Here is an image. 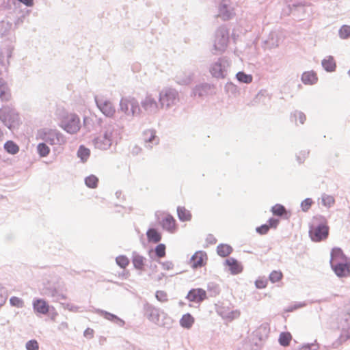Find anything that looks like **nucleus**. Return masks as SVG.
I'll return each instance as SVG.
<instances>
[{
	"label": "nucleus",
	"instance_id": "39",
	"mask_svg": "<svg viewBox=\"0 0 350 350\" xmlns=\"http://www.w3.org/2000/svg\"><path fill=\"white\" fill-rule=\"evenodd\" d=\"M90 155V150L85 147L83 145H81L77 150V157L80 158L83 163L87 161Z\"/></svg>",
	"mask_w": 350,
	"mask_h": 350
},
{
	"label": "nucleus",
	"instance_id": "6",
	"mask_svg": "<svg viewBox=\"0 0 350 350\" xmlns=\"http://www.w3.org/2000/svg\"><path fill=\"white\" fill-rule=\"evenodd\" d=\"M229 66L228 59L226 57H222L211 64L209 71L213 77L224 79L227 75V69Z\"/></svg>",
	"mask_w": 350,
	"mask_h": 350
},
{
	"label": "nucleus",
	"instance_id": "57",
	"mask_svg": "<svg viewBox=\"0 0 350 350\" xmlns=\"http://www.w3.org/2000/svg\"><path fill=\"white\" fill-rule=\"evenodd\" d=\"M308 150H301L296 156L297 162L300 164L303 163L305 159L308 157Z\"/></svg>",
	"mask_w": 350,
	"mask_h": 350
},
{
	"label": "nucleus",
	"instance_id": "58",
	"mask_svg": "<svg viewBox=\"0 0 350 350\" xmlns=\"http://www.w3.org/2000/svg\"><path fill=\"white\" fill-rule=\"evenodd\" d=\"M319 349V345L314 343H307L304 344L299 348V350H317Z\"/></svg>",
	"mask_w": 350,
	"mask_h": 350
},
{
	"label": "nucleus",
	"instance_id": "12",
	"mask_svg": "<svg viewBox=\"0 0 350 350\" xmlns=\"http://www.w3.org/2000/svg\"><path fill=\"white\" fill-rule=\"evenodd\" d=\"M206 298V291L201 288H191L186 296L187 299L195 303H201Z\"/></svg>",
	"mask_w": 350,
	"mask_h": 350
},
{
	"label": "nucleus",
	"instance_id": "1",
	"mask_svg": "<svg viewBox=\"0 0 350 350\" xmlns=\"http://www.w3.org/2000/svg\"><path fill=\"white\" fill-rule=\"evenodd\" d=\"M0 121L10 131L18 129L21 124L18 112L8 105H3L0 108Z\"/></svg>",
	"mask_w": 350,
	"mask_h": 350
},
{
	"label": "nucleus",
	"instance_id": "25",
	"mask_svg": "<svg viewBox=\"0 0 350 350\" xmlns=\"http://www.w3.org/2000/svg\"><path fill=\"white\" fill-rule=\"evenodd\" d=\"M330 256V265L334 264L336 262H342L348 259L340 247L333 248L331 251Z\"/></svg>",
	"mask_w": 350,
	"mask_h": 350
},
{
	"label": "nucleus",
	"instance_id": "56",
	"mask_svg": "<svg viewBox=\"0 0 350 350\" xmlns=\"http://www.w3.org/2000/svg\"><path fill=\"white\" fill-rule=\"evenodd\" d=\"M27 350H38L39 345L36 340H30L25 345Z\"/></svg>",
	"mask_w": 350,
	"mask_h": 350
},
{
	"label": "nucleus",
	"instance_id": "24",
	"mask_svg": "<svg viewBox=\"0 0 350 350\" xmlns=\"http://www.w3.org/2000/svg\"><path fill=\"white\" fill-rule=\"evenodd\" d=\"M279 45V38L276 31H271L268 38L264 41V47L271 49Z\"/></svg>",
	"mask_w": 350,
	"mask_h": 350
},
{
	"label": "nucleus",
	"instance_id": "4",
	"mask_svg": "<svg viewBox=\"0 0 350 350\" xmlns=\"http://www.w3.org/2000/svg\"><path fill=\"white\" fill-rule=\"evenodd\" d=\"M229 42V30L224 26L217 28L215 33L214 50L221 53L225 51Z\"/></svg>",
	"mask_w": 350,
	"mask_h": 350
},
{
	"label": "nucleus",
	"instance_id": "32",
	"mask_svg": "<svg viewBox=\"0 0 350 350\" xmlns=\"http://www.w3.org/2000/svg\"><path fill=\"white\" fill-rule=\"evenodd\" d=\"M321 65L327 72H329L334 71L336 67V62L332 56H328L323 59Z\"/></svg>",
	"mask_w": 350,
	"mask_h": 350
},
{
	"label": "nucleus",
	"instance_id": "46",
	"mask_svg": "<svg viewBox=\"0 0 350 350\" xmlns=\"http://www.w3.org/2000/svg\"><path fill=\"white\" fill-rule=\"evenodd\" d=\"M116 262L122 269L126 268L129 264V259L125 255H120L116 258Z\"/></svg>",
	"mask_w": 350,
	"mask_h": 350
},
{
	"label": "nucleus",
	"instance_id": "61",
	"mask_svg": "<svg viewBox=\"0 0 350 350\" xmlns=\"http://www.w3.org/2000/svg\"><path fill=\"white\" fill-rule=\"evenodd\" d=\"M280 223V220L275 217H271L267 221V225L269 226V229L270 228H274L275 229L278 224Z\"/></svg>",
	"mask_w": 350,
	"mask_h": 350
},
{
	"label": "nucleus",
	"instance_id": "8",
	"mask_svg": "<svg viewBox=\"0 0 350 350\" xmlns=\"http://www.w3.org/2000/svg\"><path fill=\"white\" fill-rule=\"evenodd\" d=\"M60 126L68 133H76L80 129V119L76 114H70L62 120Z\"/></svg>",
	"mask_w": 350,
	"mask_h": 350
},
{
	"label": "nucleus",
	"instance_id": "15",
	"mask_svg": "<svg viewBox=\"0 0 350 350\" xmlns=\"http://www.w3.org/2000/svg\"><path fill=\"white\" fill-rule=\"evenodd\" d=\"M32 306L34 312L41 314H47L51 311V306L44 299L41 298L34 299Z\"/></svg>",
	"mask_w": 350,
	"mask_h": 350
},
{
	"label": "nucleus",
	"instance_id": "45",
	"mask_svg": "<svg viewBox=\"0 0 350 350\" xmlns=\"http://www.w3.org/2000/svg\"><path fill=\"white\" fill-rule=\"evenodd\" d=\"M155 256L160 258L165 256L166 246L164 243H159L154 250Z\"/></svg>",
	"mask_w": 350,
	"mask_h": 350
},
{
	"label": "nucleus",
	"instance_id": "20",
	"mask_svg": "<svg viewBox=\"0 0 350 350\" xmlns=\"http://www.w3.org/2000/svg\"><path fill=\"white\" fill-rule=\"evenodd\" d=\"M213 88V85L207 83H203L196 85L193 89V94L195 96H198V97H203L209 94H211Z\"/></svg>",
	"mask_w": 350,
	"mask_h": 350
},
{
	"label": "nucleus",
	"instance_id": "62",
	"mask_svg": "<svg viewBox=\"0 0 350 350\" xmlns=\"http://www.w3.org/2000/svg\"><path fill=\"white\" fill-rule=\"evenodd\" d=\"M158 262L161 265L163 269L165 270H171L174 268V263L172 261L168 260L165 262H161L159 260Z\"/></svg>",
	"mask_w": 350,
	"mask_h": 350
},
{
	"label": "nucleus",
	"instance_id": "16",
	"mask_svg": "<svg viewBox=\"0 0 350 350\" xmlns=\"http://www.w3.org/2000/svg\"><path fill=\"white\" fill-rule=\"evenodd\" d=\"M95 312L120 327H122L125 325V321L123 319H120L117 315L109 312L106 310L102 309H96Z\"/></svg>",
	"mask_w": 350,
	"mask_h": 350
},
{
	"label": "nucleus",
	"instance_id": "30",
	"mask_svg": "<svg viewBox=\"0 0 350 350\" xmlns=\"http://www.w3.org/2000/svg\"><path fill=\"white\" fill-rule=\"evenodd\" d=\"M148 242L157 243L161 241L162 236L156 228H150L146 232Z\"/></svg>",
	"mask_w": 350,
	"mask_h": 350
},
{
	"label": "nucleus",
	"instance_id": "52",
	"mask_svg": "<svg viewBox=\"0 0 350 350\" xmlns=\"http://www.w3.org/2000/svg\"><path fill=\"white\" fill-rule=\"evenodd\" d=\"M313 203L314 202L312 198H307L305 200H304L300 204L302 211H308V210L310 208Z\"/></svg>",
	"mask_w": 350,
	"mask_h": 350
},
{
	"label": "nucleus",
	"instance_id": "64",
	"mask_svg": "<svg viewBox=\"0 0 350 350\" xmlns=\"http://www.w3.org/2000/svg\"><path fill=\"white\" fill-rule=\"evenodd\" d=\"M6 298L4 289L0 287V307L5 303Z\"/></svg>",
	"mask_w": 350,
	"mask_h": 350
},
{
	"label": "nucleus",
	"instance_id": "53",
	"mask_svg": "<svg viewBox=\"0 0 350 350\" xmlns=\"http://www.w3.org/2000/svg\"><path fill=\"white\" fill-rule=\"evenodd\" d=\"M267 283L268 280L267 278L260 277L255 281V286L258 289H262L267 286Z\"/></svg>",
	"mask_w": 350,
	"mask_h": 350
},
{
	"label": "nucleus",
	"instance_id": "33",
	"mask_svg": "<svg viewBox=\"0 0 350 350\" xmlns=\"http://www.w3.org/2000/svg\"><path fill=\"white\" fill-rule=\"evenodd\" d=\"M130 101L131 97H123L120 101L119 111L125 114L128 118L130 115Z\"/></svg>",
	"mask_w": 350,
	"mask_h": 350
},
{
	"label": "nucleus",
	"instance_id": "50",
	"mask_svg": "<svg viewBox=\"0 0 350 350\" xmlns=\"http://www.w3.org/2000/svg\"><path fill=\"white\" fill-rule=\"evenodd\" d=\"M335 202L333 196L329 195L323 194L322 196V204L326 207H331Z\"/></svg>",
	"mask_w": 350,
	"mask_h": 350
},
{
	"label": "nucleus",
	"instance_id": "14",
	"mask_svg": "<svg viewBox=\"0 0 350 350\" xmlns=\"http://www.w3.org/2000/svg\"><path fill=\"white\" fill-rule=\"evenodd\" d=\"M103 135L113 142L120 135V128L118 124L110 121L105 126Z\"/></svg>",
	"mask_w": 350,
	"mask_h": 350
},
{
	"label": "nucleus",
	"instance_id": "44",
	"mask_svg": "<svg viewBox=\"0 0 350 350\" xmlns=\"http://www.w3.org/2000/svg\"><path fill=\"white\" fill-rule=\"evenodd\" d=\"M37 152L40 157H45L49 154L50 148L46 142H41L37 146Z\"/></svg>",
	"mask_w": 350,
	"mask_h": 350
},
{
	"label": "nucleus",
	"instance_id": "51",
	"mask_svg": "<svg viewBox=\"0 0 350 350\" xmlns=\"http://www.w3.org/2000/svg\"><path fill=\"white\" fill-rule=\"evenodd\" d=\"M225 90L228 93L231 94L233 96H236L239 93L238 88L232 82H228L225 85Z\"/></svg>",
	"mask_w": 350,
	"mask_h": 350
},
{
	"label": "nucleus",
	"instance_id": "7",
	"mask_svg": "<svg viewBox=\"0 0 350 350\" xmlns=\"http://www.w3.org/2000/svg\"><path fill=\"white\" fill-rule=\"evenodd\" d=\"M157 97H154L151 94H147L144 98L142 99L140 105L142 110L147 114H154L158 111L160 105Z\"/></svg>",
	"mask_w": 350,
	"mask_h": 350
},
{
	"label": "nucleus",
	"instance_id": "18",
	"mask_svg": "<svg viewBox=\"0 0 350 350\" xmlns=\"http://www.w3.org/2000/svg\"><path fill=\"white\" fill-rule=\"evenodd\" d=\"M207 260V254L204 251L196 252L191 258L192 267L198 269L205 265Z\"/></svg>",
	"mask_w": 350,
	"mask_h": 350
},
{
	"label": "nucleus",
	"instance_id": "40",
	"mask_svg": "<svg viewBox=\"0 0 350 350\" xmlns=\"http://www.w3.org/2000/svg\"><path fill=\"white\" fill-rule=\"evenodd\" d=\"M236 79L240 83L249 84L252 81L253 77L252 75L246 74L243 71H239L236 74Z\"/></svg>",
	"mask_w": 350,
	"mask_h": 350
},
{
	"label": "nucleus",
	"instance_id": "34",
	"mask_svg": "<svg viewBox=\"0 0 350 350\" xmlns=\"http://www.w3.org/2000/svg\"><path fill=\"white\" fill-rule=\"evenodd\" d=\"M232 251V247L228 244L220 243L217 247V253L221 257L228 256Z\"/></svg>",
	"mask_w": 350,
	"mask_h": 350
},
{
	"label": "nucleus",
	"instance_id": "17",
	"mask_svg": "<svg viewBox=\"0 0 350 350\" xmlns=\"http://www.w3.org/2000/svg\"><path fill=\"white\" fill-rule=\"evenodd\" d=\"M219 16L224 21H228L234 15L233 9L228 5V1L223 0L219 5Z\"/></svg>",
	"mask_w": 350,
	"mask_h": 350
},
{
	"label": "nucleus",
	"instance_id": "3",
	"mask_svg": "<svg viewBox=\"0 0 350 350\" xmlns=\"http://www.w3.org/2000/svg\"><path fill=\"white\" fill-rule=\"evenodd\" d=\"M329 235V226L323 221L316 224L314 221L310 225L309 236L312 241L319 242L325 239Z\"/></svg>",
	"mask_w": 350,
	"mask_h": 350
},
{
	"label": "nucleus",
	"instance_id": "55",
	"mask_svg": "<svg viewBox=\"0 0 350 350\" xmlns=\"http://www.w3.org/2000/svg\"><path fill=\"white\" fill-rule=\"evenodd\" d=\"M175 81L180 85H188L190 83L191 79L190 76H185L183 78H180L179 75L175 77Z\"/></svg>",
	"mask_w": 350,
	"mask_h": 350
},
{
	"label": "nucleus",
	"instance_id": "54",
	"mask_svg": "<svg viewBox=\"0 0 350 350\" xmlns=\"http://www.w3.org/2000/svg\"><path fill=\"white\" fill-rule=\"evenodd\" d=\"M155 297L160 302H166L168 300L167 295L164 291H157Z\"/></svg>",
	"mask_w": 350,
	"mask_h": 350
},
{
	"label": "nucleus",
	"instance_id": "59",
	"mask_svg": "<svg viewBox=\"0 0 350 350\" xmlns=\"http://www.w3.org/2000/svg\"><path fill=\"white\" fill-rule=\"evenodd\" d=\"M269 228L267 224H265L260 226H258L256 228V232L261 235L266 234L269 232Z\"/></svg>",
	"mask_w": 350,
	"mask_h": 350
},
{
	"label": "nucleus",
	"instance_id": "21",
	"mask_svg": "<svg viewBox=\"0 0 350 350\" xmlns=\"http://www.w3.org/2000/svg\"><path fill=\"white\" fill-rule=\"evenodd\" d=\"M112 141L104 135L94 139L93 143L96 148L100 150H107L110 148Z\"/></svg>",
	"mask_w": 350,
	"mask_h": 350
},
{
	"label": "nucleus",
	"instance_id": "9",
	"mask_svg": "<svg viewBox=\"0 0 350 350\" xmlns=\"http://www.w3.org/2000/svg\"><path fill=\"white\" fill-rule=\"evenodd\" d=\"M330 267L339 278H347L350 275V261L349 259L342 262H336Z\"/></svg>",
	"mask_w": 350,
	"mask_h": 350
},
{
	"label": "nucleus",
	"instance_id": "47",
	"mask_svg": "<svg viewBox=\"0 0 350 350\" xmlns=\"http://www.w3.org/2000/svg\"><path fill=\"white\" fill-rule=\"evenodd\" d=\"M282 277L283 274L281 271L274 270L270 273L269 275V280L271 283H275L282 280Z\"/></svg>",
	"mask_w": 350,
	"mask_h": 350
},
{
	"label": "nucleus",
	"instance_id": "35",
	"mask_svg": "<svg viewBox=\"0 0 350 350\" xmlns=\"http://www.w3.org/2000/svg\"><path fill=\"white\" fill-rule=\"evenodd\" d=\"M177 215L181 221H188L191 219V213L184 206H179L177 207Z\"/></svg>",
	"mask_w": 350,
	"mask_h": 350
},
{
	"label": "nucleus",
	"instance_id": "49",
	"mask_svg": "<svg viewBox=\"0 0 350 350\" xmlns=\"http://www.w3.org/2000/svg\"><path fill=\"white\" fill-rule=\"evenodd\" d=\"M10 304L12 306L17 308H22L24 307V301L21 298L12 296L10 299Z\"/></svg>",
	"mask_w": 350,
	"mask_h": 350
},
{
	"label": "nucleus",
	"instance_id": "42",
	"mask_svg": "<svg viewBox=\"0 0 350 350\" xmlns=\"http://www.w3.org/2000/svg\"><path fill=\"white\" fill-rule=\"evenodd\" d=\"M207 291L211 297H215L220 293L221 289L219 284L211 282L207 284Z\"/></svg>",
	"mask_w": 350,
	"mask_h": 350
},
{
	"label": "nucleus",
	"instance_id": "63",
	"mask_svg": "<svg viewBox=\"0 0 350 350\" xmlns=\"http://www.w3.org/2000/svg\"><path fill=\"white\" fill-rule=\"evenodd\" d=\"M25 19V14H21V16L17 17V18L14 21L15 27H18L20 25H21L24 23Z\"/></svg>",
	"mask_w": 350,
	"mask_h": 350
},
{
	"label": "nucleus",
	"instance_id": "5",
	"mask_svg": "<svg viewBox=\"0 0 350 350\" xmlns=\"http://www.w3.org/2000/svg\"><path fill=\"white\" fill-rule=\"evenodd\" d=\"M40 137L50 145H63L66 142L64 135L57 130L44 129L40 132Z\"/></svg>",
	"mask_w": 350,
	"mask_h": 350
},
{
	"label": "nucleus",
	"instance_id": "26",
	"mask_svg": "<svg viewBox=\"0 0 350 350\" xmlns=\"http://www.w3.org/2000/svg\"><path fill=\"white\" fill-rule=\"evenodd\" d=\"M12 95L8 83L4 79H0V100L8 102L11 99Z\"/></svg>",
	"mask_w": 350,
	"mask_h": 350
},
{
	"label": "nucleus",
	"instance_id": "37",
	"mask_svg": "<svg viewBox=\"0 0 350 350\" xmlns=\"http://www.w3.org/2000/svg\"><path fill=\"white\" fill-rule=\"evenodd\" d=\"M3 148L10 154H16L19 152V146L12 140L7 141L4 144Z\"/></svg>",
	"mask_w": 350,
	"mask_h": 350
},
{
	"label": "nucleus",
	"instance_id": "13",
	"mask_svg": "<svg viewBox=\"0 0 350 350\" xmlns=\"http://www.w3.org/2000/svg\"><path fill=\"white\" fill-rule=\"evenodd\" d=\"M144 310L148 319L152 323L159 325L164 326V323H161L159 320V310L152 305L146 304L144 306Z\"/></svg>",
	"mask_w": 350,
	"mask_h": 350
},
{
	"label": "nucleus",
	"instance_id": "41",
	"mask_svg": "<svg viewBox=\"0 0 350 350\" xmlns=\"http://www.w3.org/2000/svg\"><path fill=\"white\" fill-rule=\"evenodd\" d=\"M292 336L291 333L288 332H284L280 334L278 341L281 346L287 347L289 345Z\"/></svg>",
	"mask_w": 350,
	"mask_h": 350
},
{
	"label": "nucleus",
	"instance_id": "31",
	"mask_svg": "<svg viewBox=\"0 0 350 350\" xmlns=\"http://www.w3.org/2000/svg\"><path fill=\"white\" fill-rule=\"evenodd\" d=\"M318 80L317 74L314 71L304 72L301 75V81L304 84L313 85Z\"/></svg>",
	"mask_w": 350,
	"mask_h": 350
},
{
	"label": "nucleus",
	"instance_id": "22",
	"mask_svg": "<svg viewBox=\"0 0 350 350\" xmlns=\"http://www.w3.org/2000/svg\"><path fill=\"white\" fill-rule=\"evenodd\" d=\"M271 211L273 215L283 217L286 219H288L291 215V211H288L286 207L281 204H276L273 206Z\"/></svg>",
	"mask_w": 350,
	"mask_h": 350
},
{
	"label": "nucleus",
	"instance_id": "28",
	"mask_svg": "<svg viewBox=\"0 0 350 350\" xmlns=\"http://www.w3.org/2000/svg\"><path fill=\"white\" fill-rule=\"evenodd\" d=\"M140 106L137 99L131 97L129 120H131L135 116H140L142 113V109Z\"/></svg>",
	"mask_w": 350,
	"mask_h": 350
},
{
	"label": "nucleus",
	"instance_id": "38",
	"mask_svg": "<svg viewBox=\"0 0 350 350\" xmlns=\"http://www.w3.org/2000/svg\"><path fill=\"white\" fill-rule=\"evenodd\" d=\"M290 119L291 122L295 124H297V120H299V123L303 124L306 120V117L303 112L295 110L291 113Z\"/></svg>",
	"mask_w": 350,
	"mask_h": 350
},
{
	"label": "nucleus",
	"instance_id": "2",
	"mask_svg": "<svg viewBox=\"0 0 350 350\" xmlns=\"http://www.w3.org/2000/svg\"><path fill=\"white\" fill-rule=\"evenodd\" d=\"M158 98L161 107L169 109L179 102V94L175 89L167 88L159 92Z\"/></svg>",
	"mask_w": 350,
	"mask_h": 350
},
{
	"label": "nucleus",
	"instance_id": "48",
	"mask_svg": "<svg viewBox=\"0 0 350 350\" xmlns=\"http://www.w3.org/2000/svg\"><path fill=\"white\" fill-rule=\"evenodd\" d=\"M338 34L342 39L350 38V26L347 25H342L339 29Z\"/></svg>",
	"mask_w": 350,
	"mask_h": 350
},
{
	"label": "nucleus",
	"instance_id": "10",
	"mask_svg": "<svg viewBox=\"0 0 350 350\" xmlns=\"http://www.w3.org/2000/svg\"><path fill=\"white\" fill-rule=\"evenodd\" d=\"M94 100L97 107L105 116L112 117L114 115L116 109L109 100H105L98 96H95Z\"/></svg>",
	"mask_w": 350,
	"mask_h": 350
},
{
	"label": "nucleus",
	"instance_id": "19",
	"mask_svg": "<svg viewBox=\"0 0 350 350\" xmlns=\"http://www.w3.org/2000/svg\"><path fill=\"white\" fill-rule=\"evenodd\" d=\"M224 265L228 267L232 275H237L241 273L243 269L241 263L232 257L226 259Z\"/></svg>",
	"mask_w": 350,
	"mask_h": 350
},
{
	"label": "nucleus",
	"instance_id": "29",
	"mask_svg": "<svg viewBox=\"0 0 350 350\" xmlns=\"http://www.w3.org/2000/svg\"><path fill=\"white\" fill-rule=\"evenodd\" d=\"M145 260L146 258L137 252L134 251L132 252V262L133 264V267L137 270L142 271L144 269Z\"/></svg>",
	"mask_w": 350,
	"mask_h": 350
},
{
	"label": "nucleus",
	"instance_id": "11",
	"mask_svg": "<svg viewBox=\"0 0 350 350\" xmlns=\"http://www.w3.org/2000/svg\"><path fill=\"white\" fill-rule=\"evenodd\" d=\"M142 139L144 146L146 148L150 150L153 146L159 143V138L156 135V131L154 129H147L142 133Z\"/></svg>",
	"mask_w": 350,
	"mask_h": 350
},
{
	"label": "nucleus",
	"instance_id": "60",
	"mask_svg": "<svg viewBox=\"0 0 350 350\" xmlns=\"http://www.w3.org/2000/svg\"><path fill=\"white\" fill-rule=\"evenodd\" d=\"M51 297H53L56 301L64 300L66 297L62 293H59L56 289L51 291Z\"/></svg>",
	"mask_w": 350,
	"mask_h": 350
},
{
	"label": "nucleus",
	"instance_id": "43",
	"mask_svg": "<svg viewBox=\"0 0 350 350\" xmlns=\"http://www.w3.org/2000/svg\"><path fill=\"white\" fill-rule=\"evenodd\" d=\"M85 185L90 189H95L98 186V178L94 174H91L85 178Z\"/></svg>",
	"mask_w": 350,
	"mask_h": 350
},
{
	"label": "nucleus",
	"instance_id": "23",
	"mask_svg": "<svg viewBox=\"0 0 350 350\" xmlns=\"http://www.w3.org/2000/svg\"><path fill=\"white\" fill-rule=\"evenodd\" d=\"M161 225L163 230L169 232H174L176 228V220L171 215L168 214L161 221Z\"/></svg>",
	"mask_w": 350,
	"mask_h": 350
},
{
	"label": "nucleus",
	"instance_id": "27",
	"mask_svg": "<svg viewBox=\"0 0 350 350\" xmlns=\"http://www.w3.org/2000/svg\"><path fill=\"white\" fill-rule=\"evenodd\" d=\"M304 10V4L301 1H291L283 8L282 13L286 15L293 14L295 11Z\"/></svg>",
	"mask_w": 350,
	"mask_h": 350
},
{
	"label": "nucleus",
	"instance_id": "36",
	"mask_svg": "<svg viewBox=\"0 0 350 350\" xmlns=\"http://www.w3.org/2000/svg\"><path fill=\"white\" fill-rule=\"evenodd\" d=\"M194 323V318L189 313L183 315L180 320V325L183 328L189 329L192 327Z\"/></svg>",
	"mask_w": 350,
	"mask_h": 350
}]
</instances>
